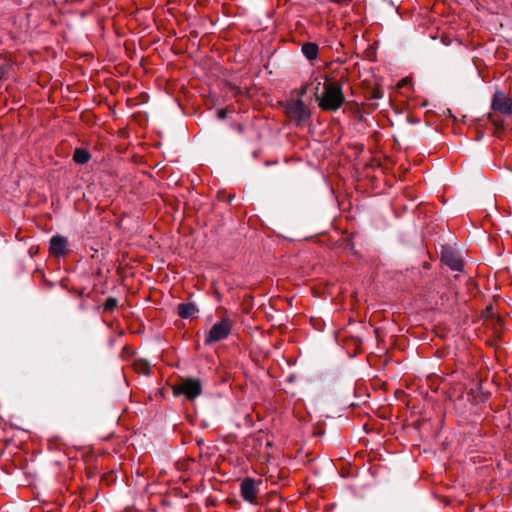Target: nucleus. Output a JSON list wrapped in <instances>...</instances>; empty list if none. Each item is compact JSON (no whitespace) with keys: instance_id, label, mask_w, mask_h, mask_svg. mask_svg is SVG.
Segmentation results:
<instances>
[{"instance_id":"20e7f679","label":"nucleus","mask_w":512,"mask_h":512,"mask_svg":"<svg viewBox=\"0 0 512 512\" xmlns=\"http://www.w3.org/2000/svg\"><path fill=\"white\" fill-rule=\"evenodd\" d=\"M492 109L504 115L512 114V100L502 91H496L492 99Z\"/></svg>"},{"instance_id":"9b49d317","label":"nucleus","mask_w":512,"mask_h":512,"mask_svg":"<svg viewBox=\"0 0 512 512\" xmlns=\"http://www.w3.org/2000/svg\"><path fill=\"white\" fill-rule=\"evenodd\" d=\"M90 154L84 149H76L74 152L73 159L78 164H84L88 162Z\"/></svg>"},{"instance_id":"6e6552de","label":"nucleus","mask_w":512,"mask_h":512,"mask_svg":"<svg viewBox=\"0 0 512 512\" xmlns=\"http://www.w3.org/2000/svg\"><path fill=\"white\" fill-rule=\"evenodd\" d=\"M67 240L61 235L53 236L50 239V253L56 257L63 256L66 252Z\"/></svg>"},{"instance_id":"39448f33","label":"nucleus","mask_w":512,"mask_h":512,"mask_svg":"<svg viewBox=\"0 0 512 512\" xmlns=\"http://www.w3.org/2000/svg\"><path fill=\"white\" fill-rule=\"evenodd\" d=\"M286 112L297 121H304L308 118L309 112L302 100H292L286 105Z\"/></svg>"},{"instance_id":"ddd939ff","label":"nucleus","mask_w":512,"mask_h":512,"mask_svg":"<svg viewBox=\"0 0 512 512\" xmlns=\"http://www.w3.org/2000/svg\"><path fill=\"white\" fill-rule=\"evenodd\" d=\"M116 305H117V301L114 298H109L106 300L105 308L108 310H111L114 307H116Z\"/></svg>"},{"instance_id":"1a4fd4ad","label":"nucleus","mask_w":512,"mask_h":512,"mask_svg":"<svg viewBox=\"0 0 512 512\" xmlns=\"http://www.w3.org/2000/svg\"><path fill=\"white\" fill-rule=\"evenodd\" d=\"M178 314L182 318H194L198 314V309L194 303H181L178 305Z\"/></svg>"},{"instance_id":"9d476101","label":"nucleus","mask_w":512,"mask_h":512,"mask_svg":"<svg viewBox=\"0 0 512 512\" xmlns=\"http://www.w3.org/2000/svg\"><path fill=\"white\" fill-rule=\"evenodd\" d=\"M319 48L317 44L309 42L302 46V53L308 60H314L318 56Z\"/></svg>"},{"instance_id":"0eeeda50","label":"nucleus","mask_w":512,"mask_h":512,"mask_svg":"<svg viewBox=\"0 0 512 512\" xmlns=\"http://www.w3.org/2000/svg\"><path fill=\"white\" fill-rule=\"evenodd\" d=\"M242 497L250 502L254 503L256 495L258 493V484L252 478H245L240 485Z\"/></svg>"},{"instance_id":"7ed1b4c3","label":"nucleus","mask_w":512,"mask_h":512,"mask_svg":"<svg viewBox=\"0 0 512 512\" xmlns=\"http://www.w3.org/2000/svg\"><path fill=\"white\" fill-rule=\"evenodd\" d=\"M202 392V386L198 379L188 378L174 387L175 394H183L189 399L198 397Z\"/></svg>"},{"instance_id":"f8f14e48","label":"nucleus","mask_w":512,"mask_h":512,"mask_svg":"<svg viewBox=\"0 0 512 512\" xmlns=\"http://www.w3.org/2000/svg\"><path fill=\"white\" fill-rule=\"evenodd\" d=\"M135 369L141 374H148L150 371V365L146 361H140L135 365Z\"/></svg>"},{"instance_id":"f03ea898","label":"nucleus","mask_w":512,"mask_h":512,"mask_svg":"<svg viewBox=\"0 0 512 512\" xmlns=\"http://www.w3.org/2000/svg\"><path fill=\"white\" fill-rule=\"evenodd\" d=\"M232 331V322L228 318H223L216 322L205 334L204 342L207 345L226 339Z\"/></svg>"},{"instance_id":"f257e3e1","label":"nucleus","mask_w":512,"mask_h":512,"mask_svg":"<svg viewBox=\"0 0 512 512\" xmlns=\"http://www.w3.org/2000/svg\"><path fill=\"white\" fill-rule=\"evenodd\" d=\"M318 82L316 87L315 96L319 102V106L324 110L335 111L339 109L344 103V95L342 92V86L337 81H325L323 83V91L319 93Z\"/></svg>"},{"instance_id":"423d86ee","label":"nucleus","mask_w":512,"mask_h":512,"mask_svg":"<svg viewBox=\"0 0 512 512\" xmlns=\"http://www.w3.org/2000/svg\"><path fill=\"white\" fill-rule=\"evenodd\" d=\"M442 261L454 271L463 269V262L459 255L450 248H444L441 254Z\"/></svg>"}]
</instances>
